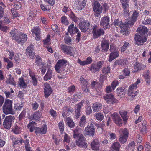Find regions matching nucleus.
<instances>
[{
    "label": "nucleus",
    "mask_w": 151,
    "mask_h": 151,
    "mask_svg": "<svg viewBox=\"0 0 151 151\" xmlns=\"http://www.w3.org/2000/svg\"><path fill=\"white\" fill-rule=\"evenodd\" d=\"M10 34L12 38L19 43H24L27 40V35L20 32L16 29L12 30Z\"/></svg>",
    "instance_id": "1"
},
{
    "label": "nucleus",
    "mask_w": 151,
    "mask_h": 151,
    "mask_svg": "<svg viewBox=\"0 0 151 151\" xmlns=\"http://www.w3.org/2000/svg\"><path fill=\"white\" fill-rule=\"evenodd\" d=\"M67 63V61L65 60H59L55 66L56 71L63 76L67 75L68 73V69L65 67Z\"/></svg>",
    "instance_id": "2"
},
{
    "label": "nucleus",
    "mask_w": 151,
    "mask_h": 151,
    "mask_svg": "<svg viewBox=\"0 0 151 151\" xmlns=\"http://www.w3.org/2000/svg\"><path fill=\"white\" fill-rule=\"evenodd\" d=\"M12 104V101L11 100L6 99L5 101L2 110L3 112L6 115L15 114L14 112L13 111Z\"/></svg>",
    "instance_id": "3"
},
{
    "label": "nucleus",
    "mask_w": 151,
    "mask_h": 151,
    "mask_svg": "<svg viewBox=\"0 0 151 151\" xmlns=\"http://www.w3.org/2000/svg\"><path fill=\"white\" fill-rule=\"evenodd\" d=\"M61 50L68 55L73 56L75 53L76 49L70 46H67L66 45L61 44L60 45Z\"/></svg>",
    "instance_id": "4"
},
{
    "label": "nucleus",
    "mask_w": 151,
    "mask_h": 151,
    "mask_svg": "<svg viewBox=\"0 0 151 151\" xmlns=\"http://www.w3.org/2000/svg\"><path fill=\"white\" fill-rule=\"evenodd\" d=\"M14 119V117L13 116H6L3 122L4 127L7 129H9Z\"/></svg>",
    "instance_id": "5"
},
{
    "label": "nucleus",
    "mask_w": 151,
    "mask_h": 151,
    "mask_svg": "<svg viewBox=\"0 0 151 151\" xmlns=\"http://www.w3.org/2000/svg\"><path fill=\"white\" fill-rule=\"evenodd\" d=\"M79 26L81 31L83 32L87 31L91 27L89 22L86 20L81 22L79 24Z\"/></svg>",
    "instance_id": "6"
},
{
    "label": "nucleus",
    "mask_w": 151,
    "mask_h": 151,
    "mask_svg": "<svg viewBox=\"0 0 151 151\" xmlns=\"http://www.w3.org/2000/svg\"><path fill=\"white\" fill-rule=\"evenodd\" d=\"M75 142L76 145L79 147L85 148L87 147L86 138L83 135H81L78 137V139Z\"/></svg>",
    "instance_id": "7"
},
{
    "label": "nucleus",
    "mask_w": 151,
    "mask_h": 151,
    "mask_svg": "<svg viewBox=\"0 0 151 151\" xmlns=\"http://www.w3.org/2000/svg\"><path fill=\"white\" fill-rule=\"evenodd\" d=\"M104 31L101 29H99L96 25H95L93 28L92 33L94 38H97L104 34Z\"/></svg>",
    "instance_id": "8"
},
{
    "label": "nucleus",
    "mask_w": 151,
    "mask_h": 151,
    "mask_svg": "<svg viewBox=\"0 0 151 151\" xmlns=\"http://www.w3.org/2000/svg\"><path fill=\"white\" fill-rule=\"evenodd\" d=\"M85 135L93 136L94 135L95 129L94 125L92 123L90 124V125H88L85 129Z\"/></svg>",
    "instance_id": "9"
},
{
    "label": "nucleus",
    "mask_w": 151,
    "mask_h": 151,
    "mask_svg": "<svg viewBox=\"0 0 151 151\" xmlns=\"http://www.w3.org/2000/svg\"><path fill=\"white\" fill-rule=\"evenodd\" d=\"M135 39L136 44L139 45H142L147 40L145 36L138 34H136Z\"/></svg>",
    "instance_id": "10"
},
{
    "label": "nucleus",
    "mask_w": 151,
    "mask_h": 151,
    "mask_svg": "<svg viewBox=\"0 0 151 151\" xmlns=\"http://www.w3.org/2000/svg\"><path fill=\"white\" fill-rule=\"evenodd\" d=\"M103 98L108 104H113L117 101L113 95L112 93L106 94L103 96Z\"/></svg>",
    "instance_id": "11"
},
{
    "label": "nucleus",
    "mask_w": 151,
    "mask_h": 151,
    "mask_svg": "<svg viewBox=\"0 0 151 151\" xmlns=\"http://www.w3.org/2000/svg\"><path fill=\"white\" fill-rule=\"evenodd\" d=\"M93 9L95 13V15L97 17L99 16L102 11V7L100 6L99 3L97 1L94 2Z\"/></svg>",
    "instance_id": "12"
},
{
    "label": "nucleus",
    "mask_w": 151,
    "mask_h": 151,
    "mask_svg": "<svg viewBox=\"0 0 151 151\" xmlns=\"http://www.w3.org/2000/svg\"><path fill=\"white\" fill-rule=\"evenodd\" d=\"M103 62L99 61L96 64H93L91 66L90 70L94 73L98 72L102 67Z\"/></svg>",
    "instance_id": "13"
},
{
    "label": "nucleus",
    "mask_w": 151,
    "mask_h": 151,
    "mask_svg": "<svg viewBox=\"0 0 151 151\" xmlns=\"http://www.w3.org/2000/svg\"><path fill=\"white\" fill-rule=\"evenodd\" d=\"M33 35H35V38L37 41H39L41 39L40 29L38 27H35L32 30Z\"/></svg>",
    "instance_id": "14"
},
{
    "label": "nucleus",
    "mask_w": 151,
    "mask_h": 151,
    "mask_svg": "<svg viewBox=\"0 0 151 151\" xmlns=\"http://www.w3.org/2000/svg\"><path fill=\"white\" fill-rule=\"evenodd\" d=\"M112 119L114 123L119 126H122V121L119 116L116 113H114L111 115Z\"/></svg>",
    "instance_id": "15"
},
{
    "label": "nucleus",
    "mask_w": 151,
    "mask_h": 151,
    "mask_svg": "<svg viewBox=\"0 0 151 151\" xmlns=\"http://www.w3.org/2000/svg\"><path fill=\"white\" fill-rule=\"evenodd\" d=\"M109 18L107 17H104L102 18L101 20L100 24L104 29H107L110 27L109 25Z\"/></svg>",
    "instance_id": "16"
},
{
    "label": "nucleus",
    "mask_w": 151,
    "mask_h": 151,
    "mask_svg": "<svg viewBox=\"0 0 151 151\" xmlns=\"http://www.w3.org/2000/svg\"><path fill=\"white\" fill-rule=\"evenodd\" d=\"M52 90L50 85L47 83L44 84V92L45 97H48L52 93Z\"/></svg>",
    "instance_id": "17"
},
{
    "label": "nucleus",
    "mask_w": 151,
    "mask_h": 151,
    "mask_svg": "<svg viewBox=\"0 0 151 151\" xmlns=\"http://www.w3.org/2000/svg\"><path fill=\"white\" fill-rule=\"evenodd\" d=\"M34 45L32 44H31L26 49V54L27 56H29L31 58H34L35 53L33 52Z\"/></svg>",
    "instance_id": "18"
},
{
    "label": "nucleus",
    "mask_w": 151,
    "mask_h": 151,
    "mask_svg": "<svg viewBox=\"0 0 151 151\" xmlns=\"http://www.w3.org/2000/svg\"><path fill=\"white\" fill-rule=\"evenodd\" d=\"M47 130V127L45 125L43 126L41 128L36 127L35 128V132L37 135L39 134H45Z\"/></svg>",
    "instance_id": "19"
},
{
    "label": "nucleus",
    "mask_w": 151,
    "mask_h": 151,
    "mask_svg": "<svg viewBox=\"0 0 151 151\" xmlns=\"http://www.w3.org/2000/svg\"><path fill=\"white\" fill-rule=\"evenodd\" d=\"M83 102L82 101L80 102L77 104L75 107V117L76 119H78L81 115L80 109L83 105Z\"/></svg>",
    "instance_id": "20"
},
{
    "label": "nucleus",
    "mask_w": 151,
    "mask_h": 151,
    "mask_svg": "<svg viewBox=\"0 0 151 151\" xmlns=\"http://www.w3.org/2000/svg\"><path fill=\"white\" fill-rule=\"evenodd\" d=\"M68 31L71 35H73L79 32V29L74 24H72L69 25L68 28Z\"/></svg>",
    "instance_id": "21"
},
{
    "label": "nucleus",
    "mask_w": 151,
    "mask_h": 151,
    "mask_svg": "<svg viewBox=\"0 0 151 151\" xmlns=\"http://www.w3.org/2000/svg\"><path fill=\"white\" fill-rule=\"evenodd\" d=\"M109 41L103 40L101 45V48L103 52H106L109 48Z\"/></svg>",
    "instance_id": "22"
},
{
    "label": "nucleus",
    "mask_w": 151,
    "mask_h": 151,
    "mask_svg": "<svg viewBox=\"0 0 151 151\" xmlns=\"http://www.w3.org/2000/svg\"><path fill=\"white\" fill-rule=\"evenodd\" d=\"M122 5L124 12V14L125 16H128L129 15V12L128 7L129 6V2L122 3Z\"/></svg>",
    "instance_id": "23"
},
{
    "label": "nucleus",
    "mask_w": 151,
    "mask_h": 151,
    "mask_svg": "<svg viewBox=\"0 0 151 151\" xmlns=\"http://www.w3.org/2000/svg\"><path fill=\"white\" fill-rule=\"evenodd\" d=\"M41 114L39 111H37L35 112L31 116L29 117V119L31 120H33L35 121H39L41 116Z\"/></svg>",
    "instance_id": "24"
},
{
    "label": "nucleus",
    "mask_w": 151,
    "mask_h": 151,
    "mask_svg": "<svg viewBox=\"0 0 151 151\" xmlns=\"http://www.w3.org/2000/svg\"><path fill=\"white\" fill-rule=\"evenodd\" d=\"M53 76V73L52 70L50 68H49L47 69V71L44 76L43 80L45 81H47L50 80Z\"/></svg>",
    "instance_id": "25"
},
{
    "label": "nucleus",
    "mask_w": 151,
    "mask_h": 151,
    "mask_svg": "<svg viewBox=\"0 0 151 151\" xmlns=\"http://www.w3.org/2000/svg\"><path fill=\"white\" fill-rule=\"evenodd\" d=\"M115 26L119 25L121 29V31L123 32H124L127 31V27H128L126 24V23L125 22V24H124L123 23H122L121 22L117 23L115 21Z\"/></svg>",
    "instance_id": "26"
},
{
    "label": "nucleus",
    "mask_w": 151,
    "mask_h": 151,
    "mask_svg": "<svg viewBox=\"0 0 151 151\" xmlns=\"http://www.w3.org/2000/svg\"><path fill=\"white\" fill-rule=\"evenodd\" d=\"M137 31L139 32L138 34L144 35L147 32V28L144 26H139L137 29Z\"/></svg>",
    "instance_id": "27"
},
{
    "label": "nucleus",
    "mask_w": 151,
    "mask_h": 151,
    "mask_svg": "<svg viewBox=\"0 0 151 151\" xmlns=\"http://www.w3.org/2000/svg\"><path fill=\"white\" fill-rule=\"evenodd\" d=\"M128 63V61L127 59H123L119 60H116L114 63V64L116 65H120L124 67Z\"/></svg>",
    "instance_id": "28"
},
{
    "label": "nucleus",
    "mask_w": 151,
    "mask_h": 151,
    "mask_svg": "<svg viewBox=\"0 0 151 151\" xmlns=\"http://www.w3.org/2000/svg\"><path fill=\"white\" fill-rule=\"evenodd\" d=\"M11 139L12 140L13 145H16L18 144H22L23 142V140L22 139H17L13 136L10 137Z\"/></svg>",
    "instance_id": "29"
},
{
    "label": "nucleus",
    "mask_w": 151,
    "mask_h": 151,
    "mask_svg": "<svg viewBox=\"0 0 151 151\" xmlns=\"http://www.w3.org/2000/svg\"><path fill=\"white\" fill-rule=\"evenodd\" d=\"M102 107V104L101 103L96 102L93 104L92 108L93 111L96 112L100 110Z\"/></svg>",
    "instance_id": "30"
},
{
    "label": "nucleus",
    "mask_w": 151,
    "mask_h": 151,
    "mask_svg": "<svg viewBox=\"0 0 151 151\" xmlns=\"http://www.w3.org/2000/svg\"><path fill=\"white\" fill-rule=\"evenodd\" d=\"M119 56V54L117 51H112L110 55L108 60L110 62H111L114 59L118 57Z\"/></svg>",
    "instance_id": "31"
},
{
    "label": "nucleus",
    "mask_w": 151,
    "mask_h": 151,
    "mask_svg": "<svg viewBox=\"0 0 151 151\" xmlns=\"http://www.w3.org/2000/svg\"><path fill=\"white\" fill-rule=\"evenodd\" d=\"M120 136L128 137L129 132L126 128H120L119 130Z\"/></svg>",
    "instance_id": "32"
},
{
    "label": "nucleus",
    "mask_w": 151,
    "mask_h": 151,
    "mask_svg": "<svg viewBox=\"0 0 151 151\" xmlns=\"http://www.w3.org/2000/svg\"><path fill=\"white\" fill-rule=\"evenodd\" d=\"M91 146L93 150L96 151L99 150V145L97 140L96 139L93 140L91 143Z\"/></svg>",
    "instance_id": "33"
},
{
    "label": "nucleus",
    "mask_w": 151,
    "mask_h": 151,
    "mask_svg": "<svg viewBox=\"0 0 151 151\" xmlns=\"http://www.w3.org/2000/svg\"><path fill=\"white\" fill-rule=\"evenodd\" d=\"M72 110L68 108L64 107L62 112V116L64 117L72 113Z\"/></svg>",
    "instance_id": "34"
},
{
    "label": "nucleus",
    "mask_w": 151,
    "mask_h": 151,
    "mask_svg": "<svg viewBox=\"0 0 151 151\" xmlns=\"http://www.w3.org/2000/svg\"><path fill=\"white\" fill-rule=\"evenodd\" d=\"M9 77L6 81V83L7 84H11L15 86L16 85V82L14 80V78L9 75Z\"/></svg>",
    "instance_id": "35"
},
{
    "label": "nucleus",
    "mask_w": 151,
    "mask_h": 151,
    "mask_svg": "<svg viewBox=\"0 0 151 151\" xmlns=\"http://www.w3.org/2000/svg\"><path fill=\"white\" fill-rule=\"evenodd\" d=\"M66 121L68 125L71 128H73L75 125V123L72 119L68 117L66 119Z\"/></svg>",
    "instance_id": "36"
},
{
    "label": "nucleus",
    "mask_w": 151,
    "mask_h": 151,
    "mask_svg": "<svg viewBox=\"0 0 151 151\" xmlns=\"http://www.w3.org/2000/svg\"><path fill=\"white\" fill-rule=\"evenodd\" d=\"M145 68V66L144 65H142L138 63H136L134 65V69L135 71L141 70Z\"/></svg>",
    "instance_id": "37"
},
{
    "label": "nucleus",
    "mask_w": 151,
    "mask_h": 151,
    "mask_svg": "<svg viewBox=\"0 0 151 151\" xmlns=\"http://www.w3.org/2000/svg\"><path fill=\"white\" fill-rule=\"evenodd\" d=\"M81 130V128L78 127H76V129L73 131L74 134H73V137L74 138L78 137L81 135H82L80 133Z\"/></svg>",
    "instance_id": "38"
},
{
    "label": "nucleus",
    "mask_w": 151,
    "mask_h": 151,
    "mask_svg": "<svg viewBox=\"0 0 151 151\" xmlns=\"http://www.w3.org/2000/svg\"><path fill=\"white\" fill-rule=\"evenodd\" d=\"M12 131L15 134H18L21 132V128L17 125H15L13 127Z\"/></svg>",
    "instance_id": "39"
},
{
    "label": "nucleus",
    "mask_w": 151,
    "mask_h": 151,
    "mask_svg": "<svg viewBox=\"0 0 151 151\" xmlns=\"http://www.w3.org/2000/svg\"><path fill=\"white\" fill-rule=\"evenodd\" d=\"M29 74L31 78L32 79V83L34 86H36L37 84V80L35 77L34 73L32 72H29Z\"/></svg>",
    "instance_id": "40"
},
{
    "label": "nucleus",
    "mask_w": 151,
    "mask_h": 151,
    "mask_svg": "<svg viewBox=\"0 0 151 151\" xmlns=\"http://www.w3.org/2000/svg\"><path fill=\"white\" fill-rule=\"evenodd\" d=\"M120 147V144L117 142L113 143L111 146V148L116 151H119Z\"/></svg>",
    "instance_id": "41"
},
{
    "label": "nucleus",
    "mask_w": 151,
    "mask_h": 151,
    "mask_svg": "<svg viewBox=\"0 0 151 151\" xmlns=\"http://www.w3.org/2000/svg\"><path fill=\"white\" fill-rule=\"evenodd\" d=\"M23 142L24 143L26 151H32V150H31V147H30L29 140L27 139L24 141Z\"/></svg>",
    "instance_id": "42"
},
{
    "label": "nucleus",
    "mask_w": 151,
    "mask_h": 151,
    "mask_svg": "<svg viewBox=\"0 0 151 151\" xmlns=\"http://www.w3.org/2000/svg\"><path fill=\"white\" fill-rule=\"evenodd\" d=\"M18 83L21 88H25L27 86L26 83L24 81L23 78H19Z\"/></svg>",
    "instance_id": "43"
},
{
    "label": "nucleus",
    "mask_w": 151,
    "mask_h": 151,
    "mask_svg": "<svg viewBox=\"0 0 151 151\" xmlns=\"http://www.w3.org/2000/svg\"><path fill=\"white\" fill-rule=\"evenodd\" d=\"M119 113L122 117L123 118L124 122H127L128 119V118L127 115V113L125 111H119Z\"/></svg>",
    "instance_id": "44"
},
{
    "label": "nucleus",
    "mask_w": 151,
    "mask_h": 151,
    "mask_svg": "<svg viewBox=\"0 0 151 151\" xmlns=\"http://www.w3.org/2000/svg\"><path fill=\"white\" fill-rule=\"evenodd\" d=\"M128 94L129 96V99L132 100L134 99L138 93L137 91L135 92L134 93L133 92H128Z\"/></svg>",
    "instance_id": "45"
},
{
    "label": "nucleus",
    "mask_w": 151,
    "mask_h": 151,
    "mask_svg": "<svg viewBox=\"0 0 151 151\" xmlns=\"http://www.w3.org/2000/svg\"><path fill=\"white\" fill-rule=\"evenodd\" d=\"M125 89L122 87L117 88L116 89V92L119 96H123L124 95Z\"/></svg>",
    "instance_id": "46"
},
{
    "label": "nucleus",
    "mask_w": 151,
    "mask_h": 151,
    "mask_svg": "<svg viewBox=\"0 0 151 151\" xmlns=\"http://www.w3.org/2000/svg\"><path fill=\"white\" fill-rule=\"evenodd\" d=\"M94 116L96 119L99 121H101L103 119L104 116L101 113H96L95 114Z\"/></svg>",
    "instance_id": "47"
},
{
    "label": "nucleus",
    "mask_w": 151,
    "mask_h": 151,
    "mask_svg": "<svg viewBox=\"0 0 151 151\" xmlns=\"http://www.w3.org/2000/svg\"><path fill=\"white\" fill-rule=\"evenodd\" d=\"M81 83L83 85V86H89V84L88 83V81L87 80H86L83 77H81L80 79Z\"/></svg>",
    "instance_id": "48"
},
{
    "label": "nucleus",
    "mask_w": 151,
    "mask_h": 151,
    "mask_svg": "<svg viewBox=\"0 0 151 151\" xmlns=\"http://www.w3.org/2000/svg\"><path fill=\"white\" fill-rule=\"evenodd\" d=\"M86 123V122L85 118L84 116H83L81 117L79 122L80 126L81 127H83Z\"/></svg>",
    "instance_id": "49"
},
{
    "label": "nucleus",
    "mask_w": 151,
    "mask_h": 151,
    "mask_svg": "<svg viewBox=\"0 0 151 151\" xmlns=\"http://www.w3.org/2000/svg\"><path fill=\"white\" fill-rule=\"evenodd\" d=\"M128 137L120 136L119 141L121 143L124 144L127 141Z\"/></svg>",
    "instance_id": "50"
},
{
    "label": "nucleus",
    "mask_w": 151,
    "mask_h": 151,
    "mask_svg": "<svg viewBox=\"0 0 151 151\" xmlns=\"http://www.w3.org/2000/svg\"><path fill=\"white\" fill-rule=\"evenodd\" d=\"M35 123L34 122H32L28 125V128L29 129L30 132H32L34 130H35V128L36 127H34V124Z\"/></svg>",
    "instance_id": "51"
},
{
    "label": "nucleus",
    "mask_w": 151,
    "mask_h": 151,
    "mask_svg": "<svg viewBox=\"0 0 151 151\" xmlns=\"http://www.w3.org/2000/svg\"><path fill=\"white\" fill-rule=\"evenodd\" d=\"M81 97V93H76L74 95L73 99L74 101H77Z\"/></svg>",
    "instance_id": "52"
},
{
    "label": "nucleus",
    "mask_w": 151,
    "mask_h": 151,
    "mask_svg": "<svg viewBox=\"0 0 151 151\" xmlns=\"http://www.w3.org/2000/svg\"><path fill=\"white\" fill-rule=\"evenodd\" d=\"M59 128L60 129V133L62 134L64 130V124L63 122H60L58 123Z\"/></svg>",
    "instance_id": "53"
},
{
    "label": "nucleus",
    "mask_w": 151,
    "mask_h": 151,
    "mask_svg": "<svg viewBox=\"0 0 151 151\" xmlns=\"http://www.w3.org/2000/svg\"><path fill=\"white\" fill-rule=\"evenodd\" d=\"M139 12L135 10L134 11L132 15V19L135 21L137 20V18L139 16Z\"/></svg>",
    "instance_id": "54"
},
{
    "label": "nucleus",
    "mask_w": 151,
    "mask_h": 151,
    "mask_svg": "<svg viewBox=\"0 0 151 151\" xmlns=\"http://www.w3.org/2000/svg\"><path fill=\"white\" fill-rule=\"evenodd\" d=\"M129 19L128 21L125 22V23H126V24H127V26H128V27H132L135 21L133 20L132 19Z\"/></svg>",
    "instance_id": "55"
},
{
    "label": "nucleus",
    "mask_w": 151,
    "mask_h": 151,
    "mask_svg": "<svg viewBox=\"0 0 151 151\" xmlns=\"http://www.w3.org/2000/svg\"><path fill=\"white\" fill-rule=\"evenodd\" d=\"M129 44L127 42H125L124 45H123L121 49V52H124L125 50L129 46Z\"/></svg>",
    "instance_id": "56"
},
{
    "label": "nucleus",
    "mask_w": 151,
    "mask_h": 151,
    "mask_svg": "<svg viewBox=\"0 0 151 151\" xmlns=\"http://www.w3.org/2000/svg\"><path fill=\"white\" fill-rule=\"evenodd\" d=\"M144 78L146 79V81L147 83H149L150 82V77L149 75V73L148 71L144 74Z\"/></svg>",
    "instance_id": "57"
},
{
    "label": "nucleus",
    "mask_w": 151,
    "mask_h": 151,
    "mask_svg": "<svg viewBox=\"0 0 151 151\" xmlns=\"http://www.w3.org/2000/svg\"><path fill=\"white\" fill-rule=\"evenodd\" d=\"M26 112V109H24L22 111L19 116V120H21L25 116Z\"/></svg>",
    "instance_id": "58"
},
{
    "label": "nucleus",
    "mask_w": 151,
    "mask_h": 151,
    "mask_svg": "<svg viewBox=\"0 0 151 151\" xmlns=\"http://www.w3.org/2000/svg\"><path fill=\"white\" fill-rule=\"evenodd\" d=\"M70 136L66 133H65L64 137V142L68 143L70 142Z\"/></svg>",
    "instance_id": "59"
},
{
    "label": "nucleus",
    "mask_w": 151,
    "mask_h": 151,
    "mask_svg": "<svg viewBox=\"0 0 151 151\" xmlns=\"http://www.w3.org/2000/svg\"><path fill=\"white\" fill-rule=\"evenodd\" d=\"M61 21L62 23H63L65 25H67L68 24V22L67 21V18L66 17H62L61 18Z\"/></svg>",
    "instance_id": "60"
},
{
    "label": "nucleus",
    "mask_w": 151,
    "mask_h": 151,
    "mask_svg": "<svg viewBox=\"0 0 151 151\" xmlns=\"http://www.w3.org/2000/svg\"><path fill=\"white\" fill-rule=\"evenodd\" d=\"M110 69L109 66L104 67L102 69V72L103 73L106 74L109 73Z\"/></svg>",
    "instance_id": "61"
},
{
    "label": "nucleus",
    "mask_w": 151,
    "mask_h": 151,
    "mask_svg": "<svg viewBox=\"0 0 151 151\" xmlns=\"http://www.w3.org/2000/svg\"><path fill=\"white\" fill-rule=\"evenodd\" d=\"M70 17L73 21H74L75 23L77 22L78 20L77 18L72 12L70 14Z\"/></svg>",
    "instance_id": "62"
},
{
    "label": "nucleus",
    "mask_w": 151,
    "mask_h": 151,
    "mask_svg": "<svg viewBox=\"0 0 151 151\" xmlns=\"http://www.w3.org/2000/svg\"><path fill=\"white\" fill-rule=\"evenodd\" d=\"M147 129L146 124H142L140 129L141 132L143 134L146 133Z\"/></svg>",
    "instance_id": "63"
},
{
    "label": "nucleus",
    "mask_w": 151,
    "mask_h": 151,
    "mask_svg": "<svg viewBox=\"0 0 151 151\" xmlns=\"http://www.w3.org/2000/svg\"><path fill=\"white\" fill-rule=\"evenodd\" d=\"M142 23L145 25H151V19H147L146 20L144 19L142 22Z\"/></svg>",
    "instance_id": "64"
}]
</instances>
